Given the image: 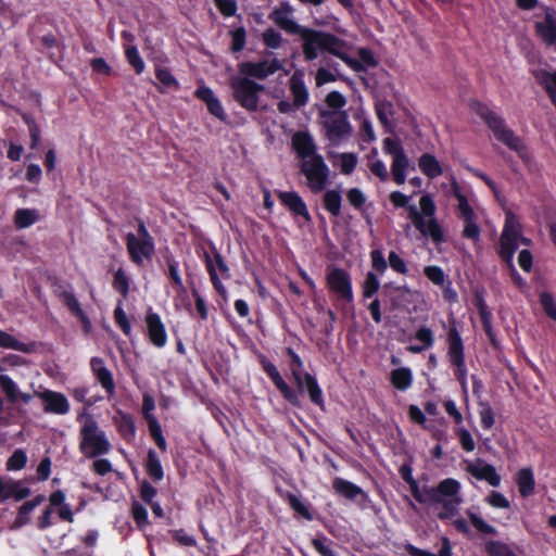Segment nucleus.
Instances as JSON below:
<instances>
[{"instance_id": "nucleus-49", "label": "nucleus", "mask_w": 556, "mask_h": 556, "mask_svg": "<svg viewBox=\"0 0 556 556\" xmlns=\"http://www.w3.org/2000/svg\"><path fill=\"white\" fill-rule=\"evenodd\" d=\"M231 37L230 51L239 53L243 50L247 43V30L243 26L237 27L229 31Z\"/></svg>"}, {"instance_id": "nucleus-22", "label": "nucleus", "mask_w": 556, "mask_h": 556, "mask_svg": "<svg viewBox=\"0 0 556 556\" xmlns=\"http://www.w3.org/2000/svg\"><path fill=\"white\" fill-rule=\"evenodd\" d=\"M90 368L97 381L108 395L115 393V382L112 372L106 368L103 358L94 356L90 359Z\"/></svg>"}, {"instance_id": "nucleus-36", "label": "nucleus", "mask_w": 556, "mask_h": 556, "mask_svg": "<svg viewBox=\"0 0 556 556\" xmlns=\"http://www.w3.org/2000/svg\"><path fill=\"white\" fill-rule=\"evenodd\" d=\"M40 219L36 208H17L14 213V225L17 229H25Z\"/></svg>"}, {"instance_id": "nucleus-5", "label": "nucleus", "mask_w": 556, "mask_h": 556, "mask_svg": "<svg viewBox=\"0 0 556 556\" xmlns=\"http://www.w3.org/2000/svg\"><path fill=\"white\" fill-rule=\"evenodd\" d=\"M420 211L415 205L407 207V215L415 228L425 237H430L434 243L444 241L443 229L435 218V204L430 194L419 199Z\"/></svg>"}, {"instance_id": "nucleus-39", "label": "nucleus", "mask_w": 556, "mask_h": 556, "mask_svg": "<svg viewBox=\"0 0 556 556\" xmlns=\"http://www.w3.org/2000/svg\"><path fill=\"white\" fill-rule=\"evenodd\" d=\"M342 197L340 191L331 189L327 190L323 195L324 208L334 217L341 214Z\"/></svg>"}, {"instance_id": "nucleus-26", "label": "nucleus", "mask_w": 556, "mask_h": 556, "mask_svg": "<svg viewBox=\"0 0 556 556\" xmlns=\"http://www.w3.org/2000/svg\"><path fill=\"white\" fill-rule=\"evenodd\" d=\"M332 490L336 494L350 501H354L358 496H362L363 498L367 497V494L361 486L341 477H336L332 480Z\"/></svg>"}, {"instance_id": "nucleus-16", "label": "nucleus", "mask_w": 556, "mask_h": 556, "mask_svg": "<svg viewBox=\"0 0 556 556\" xmlns=\"http://www.w3.org/2000/svg\"><path fill=\"white\" fill-rule=\"evenodd\" d=\"M544 20L534 23L535 35L548 47L556 45V11L555 9L542 5Z\"/></svg>"}, {"instance_id": "nucleus-45", "label": "nucleus", "mask_w": 556, "mask_h": 556, "mask_svg": "<svg viewBox=\"0 0 556 556\" xmlns=\"http://www.w3.org/2000/svg\"><path fill=\"white\" fill-rule=\"evenodd\" d=\"M167 267H168V278L172 282L173 288L178 293H186V288L182 283V279L179 274V263L174 258L167 260Z\"/></svg>"}, {"instance_id": "nucleus-58", "label": "nucleus", "mask_w": 556, "mask_h": 556, "mask_svg": "<svg viewBox=\"0 0 556 556\" xmlns=\"http://www.w3.org/2000/svg\"><path fill=\"white\" fill-rule=\"evenodd\" d=\"M0 346L20 352H28L27 345L16 340L13 336L0 330Z\"/></svg>"}, {"instance_id": "nucleus-4", "label": "nucleus", "mask_w": 556, "mask_h": 556, "mask_svg": "<svg viewBox=\"0 0 556 556\" xmlns=\"http://www.w3.org/2000/svg\"><path fill=\"white\" fill-rule=\"evenodd\" d=\"M471 109L486 124L497 141L516 152L527 167L531 166L533 156L530 154L528 147L513 129L507 127L502 116L480 101H473Z\"/></svg>"}, {"instance_id": "nucleus-51", "label": "nucleus", "mask_w": 556, "mask_h": 556, "mask_svg": "<svg viewBox=\"0 0 556 556\" xmlns=\"http://www.w3.org/2000/svg\"><path fill=\"white\" fill-rule=\"evenodd\" d=\"M148 428H149L150 435L154 440V442L157 445V447L162 452H166L167 451V443H166V440H165V438L163 435V431H162L161 425L157 421V419H152L151 418L150 422H148Z\"/></svg>"}, {"instance_id": "nucleus-11", "label": "nucleus", "mask_w": 556, "mask_h": 556, "mask_svg": "<svg viewBox=\"0 0 556 556\" xmlns=\"http://www.w3.org/2000/svg\"><path fill=\"white\" fill-rule=\"evenodd\" d=\"M233 99L247 111L254 112L258 108V92L264 87L248 77H233L230 80Z\"/></svg>"}, {"instance_id": "nucleus-3", "label": "nucleus", "mask_w": 556, "mask_h": 556, "mask_svg": "<svg viewBox=\"0 0 556 556\" xmlns=\"http://www.w3.org/2000/svg\"><path fill=\"white\" fill-rule=\"evenodd\" d=\"M291 146L302 160L301 173L306 177L311 190L315 193L323 191L328 182L329 167L324 157L316 153V144L311 134L296 131L292 136Z\"/></svg>"}, {"instance_id": "nucleus-48", "label": "nucleus", "mask_w": 556, "mask_h": 556, "mask_svg": "<svg viewBox=\"0 0 556 556\" xmlns=\"http://www.w3.org/2000/svg\"><path fill=\"white\" fill-rule=\"evenodd\" d=\"M130 280L123 268H118L113 278L112 287L118 292L123 299H126L129 293Z\"/></svg>"}, {"instance_id": "nucleus-56", "label": "nucleus", "mask_w": 556, "mask_h": 556, "mask_svg": "<svg viewBox=\"0 0 556 556\" xmlns=\"http://www.w3.org/2000/svg\"><path fill=\"white\" fill-rule=\"evenodd\" d=\"M114 320L125 336L129 337L131 334V324L122 307V301L114 309Z\"/></svg>"}, {"instance_id": "nucleus-47", "label": "nucleus", "mask_w": 556, "mask_h": 556, "mask_svg": "<svg viewBox=\"0 0 556 556\" xmlns=\"http://www.w3.org/2000/svg\"><path fill=\"white\" fill-rule=\"evenodd\" d=\"M130 514L138 529L143 530L149 525L148 510L138 501L131 503Z\"/></svg>"}, {"instance_id": "nucleus-42", "label": "nucleus", "mask_w": 556, "mask_h": 556, "mask_svg": "<svg viewBox=\"0 0 556 556\" xmlns=\"http://www.w3.org/2000/svg\"><path fill=\"white\" fill-rule=\"evenodd\" d=\"M408 166L409 161L406 154L395 155L392 162L391 172L396 185H403L405 182Z\"/></svg>"}, {"instance_id": "nucleus-63", "label": "nucleus", "mask_w": 556, "mask_h": 556, "mask_svg": "<svg viewBox=\"0 0 556 556\" xmlns=\"http://www.w3.org/2000/svg\"><path fill=\"white\" fill-rule=\"evenodd\" d=\"M262 39L265 46L270 49H278L282 42L280 33L271 27L264 30Z\"/></svg>"}, {"instance_id": "nucleus-6", "label": "nucleus", "mask_w": 556, "mask_h": 556, "mask_svg": "<svg viewBox=\"0 0 556 556\" xmlns=\"http://www.w3.org/2000/svg\"><path fill=\"white\" fill-rule=\"evenodd\" d=\"M460 483L453 478H446L439 482L437 486H425L426 503H435L442 505V510L438 513L440 520H446L458 513V505L462 498L458 497Z\"/></svg>"}, {"instance_id": "nucleus-59", "label": "nucleus", "mask_w": 556, "mask_h": 556, "mask_svg": "<svg viewBox=\"0 0 556 556\" xmlns=\"http://www.w3.org/2000/svg\"><path fill=\"white\" fill-rule=\"evenodd\" d=\"M535 78L545 91L556 90V70L553 73L541 70L536 73Z\"/></svg>"}, {"instance_id": "nucleus-10", "label": "nucleus", "mask_w": 556, "mask_h": 556, "mask_svg": "<svg viewBox=\"0 0 556 556\" xmlns=\"http://www.w3.org/2000/svg\"><path fill=\"white\" fill-rule=\"evenodd\" d=\"M80 437L79 448L86 457L94 458L110 452L111 444L96 421L85 424L80 429Z\"/></svg>"}, {"instance_id": "nucleus-12", "label": "nucleus", "mask_w": 556, "mask_h": 556, "mask_svg": "<svg viewBox=\"0 0 556 556\" xmlns=\"http://www.w3.org/2000/svg\"><path fill=\"white\" fill-rule=\"evenodd\" d=\"M293 13V8L288 1L280 2L279 7L275 8L270 13L269 18L281 29L289 34H299L303 39V34L311 28H303L294 22L290 15Z\"/></svg>"}, {"instance_id": "nucleus-33", "label": "nucleus", "mask_w": 556, "mask_h": 556, "mask_svg": "<svg viewBox=\"0 0 556 556\" xmlns=\"http://www.w3.org/2000/svg\"><path fill=\"white\" fill-rule=\"evenodd\" d=\"M61 296H62L63 303L67 307V309L80 320V323L84 325V327L86 329L89 328L90 327L89 317L80 307V304H79L78 300L76 299L75 294L72 292H68V291H63Z\"/></svg>"}, {"instance_id": "nucleus-60", "label": "nucleus", "mask_w": 556, "mask_h": 556, "mask_svg": "<svg viewBox=\"0 0 556 556\" xmlns=\"http://www.w3.org/2000/svg\"><path fill=\"white\" fill-rule=\"evenodd\" d=\"M455 435L458 439L460 447L465 452L469 453L475 450L476 444H475L473 438L468 429L460 427L455 430Z\"/></svg>"}, {"instance_id": "nucleus-7", "label": "nucleus", "mask_w": 556, "mask_h": 556, "mask_svg": "<svg viewBox=\"0 0 556 556\" xmlns=\"http://www.w3.org/2000/svg\"><path fill=\"white\" fill-rule=\"evenodd\" d=\"M447 352L446 356L450 365L453 367V374L463 391L467 392L468 368L465 358V345L460 332L457 329L455 319L450 321L446 334Z\"/></svg>"}, {"instance_id": "nucleus-9", "label": "nucleus", "mask_w": 556, "mask_h": 556, "mask_svg": "<svg viewBox=\"0 0 556 556\" xmlns=\"http://www.w3.org/2000/svg\"><path fill=\"white\" fill-rule=\"evenodd\" d=\"M319 117L321 118L320 124L325 130V136L331 146H338L351 136L352 126L345 111L321 110Z\"/></svg>"}, {"instance_id": "nucleus-34", "label": "nucleus", "mask_w": 556, "mask_h": 556, "mask_svg": "<svg viewBox=\"0 0 556 556\" xmlns=\"http://www.w3.org/2000/svg\"><path fill=\"white\" fill-rule=\"evenodd\" d=\"M391 384L399 391H406L413 384V372L408 367L395 368L390 374Z\"/></svg>"}, {"instance_id": "nucleus-15", "label": "nucleus", "mask_w": 556, "mask_h": 556, "mask_svg": "<svg viewBox=\"0 0 556 556\" xmlns=\"http://www.w3.org/2000/svg\"><path fill=\"white\" fill-rule=\"evenodd\" d=\"M281 67V62L277 59H273L271 61L263 60L260 62H243L239 65V71L248 78L254 77L256 79L263 80L269 75L278 72Z\"/></svg>"}, {"instance_id": "nucleus-28", "label": "nucleus", "mask_w": 556, "mask_h": 556, "mask_svg": "<svg viewBox=\"0 0 556 556\" xmlns=\"http://www.w3.org/2000/svg\"><path fill=\"white\" fill-rule=\"evenodd\" d=\"M399 473L401 478L408 484L413 497L419 504H426L425 488L420 490L417 480L413 477L412 466L409 464H403L399 469Z\"/></svg>"}, {"instance_id": "nucleus-25", "label": "nucleus", "mask_w": 556, "mask_h": 556, "mask_svg": "<svg viewBox=\"0 0 556 556\" xmlns=\"http://www.w3.org/2000/svg\"><path fill=\"white\" fill-rule=\"evenodd\" d=\"M30 495V489L23 485L20 480L4 481L0 478V502L13 498L20 502Z\"/></svg>"}, {"instance_id": "nucleus-29", "label": "nucleus", "mask_w": 556, "mask_h": 556, "mask_svg": "<svg viewBox=\"0 0 556 556\" xmlns=\"http://www.w3.org/2000/svg\"><path fill=\"white\" fill-rule=\"evenodd\" d=\"M46 501L45 495L38 494L33 500L25 502L18 507L17 515L14 520V528H22L26 526L29 521L30 513L39 506L41 503Z\"/></svg>"}, {"instance_id": "nucleus-37", "label": "nucleus", "mask_w": 556, "mask_h": 556, "mask_svg": "<svg viewBox=\"0 0 556 556\" xmlns=\"http://www.w3.org/2000/svg\"><path fill=\"white\" fill-rule=\"evenodd\" d=\"M441 542L442 544L438 555L429 551L421 549L413 544H406L405 551L409 556H453V548L450 539L447 536H443Z\"/></svg>"}, {"instance_id": "nucleus-64", "label": "nucleus", "mask_w": 556, "mask_h": 556, "mask_svg": "<svg viewBox=\"0 0 556 556\" xmlns=\"http://www.w3.org/2000/svg\"><path fill=\"white\" fill-rule=\"evenodd\" d=\"M312 545L320 556H338L331 547V541L327 538L313 539Z\"/></svg>"}, {"instance_id": "nucleus-2", "label": "nucleus", "mask_w": 556, "mask_h": 556, "mask_svg": "<svg viewBox=\"0 0 556 556\" xmlns=\"http://www.w3.org/2000/svg\"><path fill=\"white\" fill-rule=\"evenodd\" d=\"M343 47V40L331 33L306 30L303 34L302 49L306 61H314L318 56V51H326L342 60L355 72H365L367 67L378 66L379 62L370 49H358V59H353L342 50Z\"/></svg>"}, {"instance_id": "nucleus-57", "label": "nucleus", "mask_w": 556, "mask_h": 556, "mask_svg": "<svg viewBox=\"0 0 556 556\" xmlns=\"http://www.w3.org/2000/svg\"><path fill=\"white\" fill-rule=\"evenodd\" d=\"M27 455L22 448L15 450L7 462V469L16 471L21 470L26 466Z\"/></svg>"}, {"instance_id": "nucleus-21", "label": "nucleus", "mask_w": 556, "mask_h": 556, "mask_svg": "<svg viewBox=\"0 0 556 556\" xmlns=\"http://www.w3.org/2000/svg\"><path fill=\"white\" fill-rule=\"evenodd\" d=\"M194 96L206 104L210 114L215 116L220 122L227 119V114L222 105L219 99L214 94L213 90L207 86H199Z\"/></svg>"}, {"instance_id": "nucleus-46", "label": "nucleus", "mask_w": 556, "mask_h": 556, "mask_svg": "<svg viewBox=\"0 0 556 556\" xmlns=\"http://www.w3.org/2000/svg\"><path fill=\"white\" fill-rule=\"evenodd\" d=\"M380 281L376 273L368 271L362 285V295L364 299H371L379 290Z\"/></svg>"}, {"instance_id": "nucleus-23", "label": "nucleus", "mask_w": 556, "mask_h": 556, "mask_svg": "<svg viewBox=\"0 0 556 556\" xmlns=\"http://www.w3.org/2000/svg\"><path fill=\"white\" fill-rule=\"evenodd\" d=\"M40 397L45 403L46 413L65 415L70 412V403L63 393L46 390Z\"/></svg>"}, {"instance_id": "nucleus-13", "label": "nucleus", "mask_w": 556, "mask_h": 556, "mask_svg": "<svg viewBox=\"0 0 556 556\" xmlns=\"http://www.w3.org/2000/svg\"><path fill=\"white\" fill-rule=\"evenodd\" d=\"M204 263L214 289L218 292V294L224 296L226 294V288L220 281L217 270L225 278H228L229 267L224 261L222 254L217 251L214 253V257H211V255L207 252H204Z\"/></svg>"}, {"instance_id": "nucleus-40", "label": "nucleus", "mask_w": 556, "mask_h": 556, "mask_svg": "<svg viewBox=\"0 0 556 556\" xmlns=\"http://www.w3.org/2000/svg\"><path fill=\"white\" fill-rule=\"evenodd\" d=\"M376 115L380 124L387 129L391 130L393 124L391 117L394 114L393 104L388 100H378L375 103Z\"/></svg>"}, {"instance_id": "nucleus-52", "label": "nucleus", "mask_w": 556, "mask_h": 556, "mask_svg": "<svg viewBox=\"0 0 556 556\" xmlns=\"http://www.w3.org/2000/svg\"><path fill=\"white\" fill-rule=\"evenodd\" d=\"M467 514V517L470 521V523L481 533H484V534H490V535H496L497 534V530L489 525L488 522H485L480 516H478L476 513L471 511V510H467L466 511Z\"/></svg>"}, {"instance_id": "nucleus-32", "label": "nucleus", "mask_w": 556, "mask_h": 556, "mask_svg": "<svg viewBox=\"0 0 556 556\" xmlns=\"http://www.w3.org/2000/svg\"><path fill=\"white\" fill-rule=\"evenodd\" d=\"M516 483L522 497H528L534 492L535 480L533 470L530 467L521 468L517 472Z\"/></svg>"}, {"instance_id": "nucleus-43", "label": "nucleus", "mask_w": 556, "mask_h": 556, "mask_svg": "<svg viewBox=\"0 0 556 556\" xmlns=\"http://www.w3.org/2000/svg\"><path fill=\"white\" fill-rule=\"evenodd\" d=\"M484 293L485 291L483 288H477L473 292V302L476 308L478 309L481 324H488V320L493 318L492 313L485 302Z\"/></svg>"}, {"instance_id": "nucleus-20", "label": "nucleus", "mask_w": 556, "mask_h": 556, "mask_svg": "<svg viewBox=\"0 0 556 556\" xmlns=\"http://www.w3.org/2000/svg\"><path fill=\"white\" fill-rule=\"evenodd\" d=\"M518 236L519 233L506 223L500 238L498 255L507 264L513 263L514 254L518 249Z\"/></svg>"}, {"instance_id": "nucleus-30", "label": "nucleus", "mask_w": 556, "mask_h": 556, "mask_svg": "<svg viewBox=\"0 0 556 556\" xmlns=\"http://www.w3.org/2000/svg\"><path fill=\"white\" fill-rule=\"evenodd\" d=\"M144 469L149 478L154 483H157L164 479V469L157 453L153 448H150L147 453Z\"/></svg>"}, {"instance_id": "nucleus-53", "label": "nucleus", "mask_w": 556, "mask_h": 556, "mask_svg": "<svg viewBox=\"0 0 556 556\" xmlns=\"http://www.w3.org/2000/svg\"><path fill=\"white\" fill-rule=\"evenodd\" d=\"M424 275L435 286L444 285L448 279L444 270L437 265H428L424 267Z\"/></svg>"}, {"instance_id": "nucleus-62", "label": "nucleus", "mask_w": 556, "mask_h": 556, "mask_svg": "<svg viewBox=\"0 0 556 556\" xmlns=\"http://www.w3.org/2000/svg\"><path fill=\"white\" fill-rule=\"evenodd\" d=\"M540 304L545 314L556 320V302L549 292L544 291L540 294Z\"/></svg>"}, {"instance_id": "nucleus-55", "label": "nucleus", "mask_w": 556, "mask_h": 556, "mask_svg": "<svg viewBox=\"0 0 556 556\" xmlns=\"http://www.w3.org/2000/svg\"><path fill=\"white\" fill-rule=\"evenodd\" d=\"M155 77L160 81L162 86L165 88H173L175 90L179 89L178 80L173 76L170 71L166 67H156L155 68Z\"/></svg>"}, {"instance_id": "nucleus-61", "label": "nucleus", "mask_w": 556, "mask_h": 556, "mask_svg": "<svg viewBox=\"0 0 556 556\" xmlns=\"http://www.w3.org/2000/svg\"><path fill=\"white\" fill-rule=\"evenodd\" d=\"M157 495V489L152 483L143 479L139 485V496L146 504H152Z\"/></svg>"}, {"instance_id": "nucleus-54", "label": "nucleus", "mask_w": 556, "mask_h": 556, "mask_svg": "<svg viewBox=\"0 0 556 556\" xmlns=\"http://www.w3.org/2000/svg\"><path fill=\"white\" fill-rule=\"evenodd\" d=\"M349 203L357 211L364 213L366 211V195L359 188H351L346 192Z\"/></svg>"}, {"instance_id": "nucleus-27", "label": "nucleus", "mask_w": 556, "mask_h": 556, "mask_svg": "<svg viewBox=\"0 0 556 556\" xmlns=\"http://www.w3.org/2000/svg\"><path fill=\"white\" fill-rule=\"evenodd\" d=\"M118 433L126 442H131L136 437V425L134 417L123 410H117L113 418Z\"/></svg>"}, {"instance_id": "nucleus-19", "label": "nucleus", "mask_w": 556, "mask_h": 556, "mask_svg": "<svg viewBox=\"0 0 556 556\" xmlns=\"http://www.w3.org/2000/svg\"><path fill=\"white\" fill-rule=\"evenodd\" d=\"M467 472L478 480H484L490 485L497 488L501 484V476L496 472L493 465L484 463L478 458L476 464L469 463L466 467Z\"/></svg>"}, {"instance_id": "nucleus-41", "label": "nucleus", "mask_w": 556, "mask_h": 556, "mask_svg": "<svg viewBox=\"0 0 556 556\" xmlns=\"http://www.w3.org/2000/svg\"><path fill=\"white\" fill-rule=\"evenodd\" d=\"M282 498L288 503L290 508L294 510V513L308 521L313 520V514L311 513L308 506L300 498V496L292 492H286V494L282 495Z\"/></svg>"}, {"instance_id": "nucleus-44", "label": "nucleus", "mask_w": 556, "mask_h": 556, "mask_svg": "<svg viewBox=\"0 0 556 556\" xmlns=\"http://www.w3.org/2000/svg\"><path fill=\"white\" fill-rule=\"evenodd\" d=\"M479 416L483 430H490L495 424V414L488 401H479Z\"/></svg>"}, {"instance_id": "nucleus-38", "label": "nucleus", "mask_w": 556, "mask_h": 556, "mask_svg": "<svg viewBox=\"0 0 556 556\" xmlns=\"http://www.w3.org/2000/svg\"><path fill=\"white\" fill-rule=\"evenodd\" d=\"M384 289L392 288L393 292L389 294V309L391 312L397 311L404 306V302L406 301L404 299L405 294H409L410 290L409 288L404 286H392L391 282L386 283Z\"/></svg>"}, {"instance_id": "nucleus-8", "label": "nucleus", "mask_w": 556, "mask_h": 556, "mask_svg": "<svg viewBox=\"0 0 556 556\" xmlns=\"http://www.w3.org/2000/svg\"><path fill=\"white\" fill-rule=\"evenodd\" d=\"M326 285L333 294V302L337 308H343L354 301L353 283L350 273L341 267L328 266L326 269Z\"/></svg>"}, {"instance_id": "nucleus-1", "label": "nucleus", "mask_w": 556, "mask_h": 556, "mask_svg": "<svg viewBox=\"0 0 556 556\" xmlns=\"http://www.w3.org/2000/svg\"><path fill=\"white\" fill-rule=\"evenodd\" d=\"M283 352L290 358V372L296 390L285 381L276 365L265 354H260L257 361L263 371L271 380L282 397L293 407L301 408V395L307 393L311 403L325 410L324 393L316 377L309 372H304V363L292 348L287 346Z\"/></svg>"}, {"instance_id": "nucleus-50", "label": "nucleus", "mask_w": 556, "mask_h": 556, "mask_svg": "<svg viewBox=\"0 0 556 556\" xmlns=\"http://www.w3.org/2000/svg\"><path fill=\"white\" fill-rule=\"evenodd\" d=\"M125 56L128 63L134 67L136 74L139 75L144 71V62L136 46H126Z\"/></svg>"}, {"instance_id": "nucleus-17", "label": "nucleus", "mask_w": 556, "mask_h": 556, "mask_svg": "<svg viewBox=\"0 0 556 556\" xmlns=\"http://www.w3.org/2000/svg\"><path fill=\"white\" fill-rule=\"evenodd\" d=\"M277 197L280 203L287 207L294 217H302L305 222H311L312 217L307 205L298 192L278 191Z\"/></svg>"}, {"instance_id": "nucleus-31", "label": "nucleus", "mask_w": 556, "mask_h": 556, "mask_svg": "<svg viewBox=\"0 0 556 556\" xmlns=\"http://www.w3.org/2000/svg\"><path fill=\"white\" fill-rule=\"evenodd\" d=\"M418 166L421 173L430 179H434L443 174L440 162L430 153H424L419 156Z\"/></svg>"}, {"instance_id": "nucleus-18", "label": "nucleus", "mask_w": 556, "mask_h": 556, "mask_svg": "<svg viewBox=\"0 0 556 556\" xmlns=\"http://www.w3.org/2000/svg\"><path fill=\"white\" fill-rule=\"evenodd\" d=\"M146 324L150 342L155 348H164L167 343V333L160 315L150 309L146 315Z\"/></svg>"}, {"instance_id": "nucleus-14", "label": "nucleus", "mask_w": 556, "mask_h": 556, "mask_svg": "<svg viewBox=\"0 0 556 556\" xmlns=\"http://www.w3.org/2000/svg\"><path fill=\"white\" fill-rule=\"evenodd\" d=\"M125 240L129 258L136 265H141L144 258L150 260L153 256L154 241L139 240L132 232L127 233Z\"/></svg>"}, {"instance_id": "nucleus-35", "label": "nucleus", "mask_w": 556, "mask_h": 556, "mask_svg": "<svg viewBox=\"0 0 556 556\" xmlns=\"http://www.w3.org/2000/svg\"><path fill=\"white\" fill-rule=\"evenodd\" d=\"M415 338L421 344L420 345H408L407 346V351L410 352V353H414V354H419V353H421V352L432 348V345L434 343L433 331L430 328L426 327V326H422V327L417 329Z\"/></svg>"}, {"instance_id": "nucleus-24", "label": "nucleus", "mask_w": 556, "mask_h": 556, "mask_svg": "<svg viewBox=\"0 0 556 556\" xmlns=\"http://www.w3.org/2000/svg\"><path fill=\"white\" fill-rule=\"evenodd\" d=\"M289 89L293 97V105L295 109L302 108L308 102V90L304 81V73L295 71L289 79Z\"/></svg>"}]
</instances>
